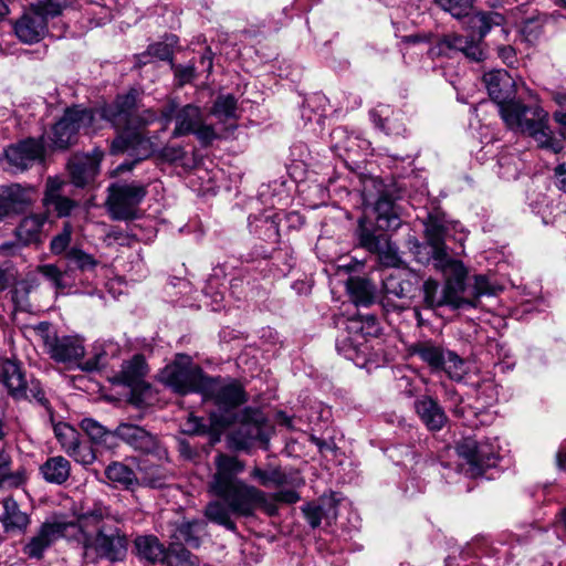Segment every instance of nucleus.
I'll use <instances>...</instances> for the list:
<instances>
[{"mask_svg":"<svg viewBox=\"0 0 566 566\" xmlns=\"http://www.w3.org/2000/svg\"><path fill=\"white\" fill-rule=\"evenodd\" d=\"M214 465L209 490L223 502L212 501L206 506L205 515L210 522L234 532L237 525L231 520V514L248 517L259 507L271 515L275 513V507L265 492L238 478L245 469L243 461L219 453L214 458Z\"/></svg>","mask_w":566,"mask_h":566,"instance_id":"f257e3e1","label":"nucleus"},{"mask_svg":"<svg viewBox=\"0 0 566 566\" xmlns=\"http://www.w3.org/2000/svg\"><path fill=\"white\" fill-rule=\"evenodd\" d=\"M484 84L490 97L496 103L502 119L512 129L530 136L538 148L558 154L564 149L549 126V115L541 106H526L515 101L516 93L513 77L504 70L485 73Z\"/></svg>","mask_w":566,"mask_h":566,"instance_id":"f03ea898","label":"nucleus"},{"mask_svg":"<svg viewBox=\"0 0 566 566\" xmlns=\"http://www.w3.org/2000/svg\"><path fill=\"white\" fill-rule=\"evenodd\" d=\"M75 539L82 546L83 557L95 562L106 558L115 562L127 552V538L117 526L118 518L111 509L102 503H94L77 515Z\"/></svg>","mask_w":566,"mask_h":566,"instance_id":"7ed1b4c3","label":"nucleus"},{"mask_svg":"<svg viewBox=\"0 0 566 566\" xmlns=\"http://www.w3.org/2000/svg\"><path fill=\"white\" fill-rule=\"evenodd\" d=\"M137 91L132 90L116 98L113 105L102 108L101 117L109 122L114 127L122 129V134L112 143V153L136 151L138 160L148 157L154 150L150 140L137 132L139 128L154 123L157 114L153 109H146L142 114H135Z\"/></svg>","mask_w":566,"mask_h":566,"instance_id":"20e7f679","label":"nucleus"},{"mask_svg":"<svg viewBox=\"0 0 566 566\" xmlns=\"http://www.w3.org/2000/svg\"><path fill=\"white\" fill-rule=\"evenodd\" d=\"M504 21L502 14L496 12H476L469 17V29L471 34L463 36L459 34H448L440 41L441 46L462 52L472 61H480L483 51L479 42L490 32L492 27H501Z\"/></svg>","mask_w":566,"mask_h":566,"instance_id":"39448f33","label":"nucleus"},{"mask_svg":"<svg viewBox=\"0 0 566 566\" xmlns=\"http://www.w3.org/2000/svg\"><path fill=\"white\" fill-rule=\"evenodd\" d=\"M177 357L172 364L161 370L159 375L161 382L180 395L213 391V378L203 375L200 367L195 365L189 356Z\"/></svg>","mask_w":566,"mask_h":566,"instance_id":"423d86ee","label":"nucleus"},{"mask_svg":"<svg viewBox=\"0 0 566 566\" xmlns=\"http://www.w3.org/2000/svg\"><path fill=\"white\" fill-rule=\"evenodd\" d=\"M63 7L57 0H39L14 22V32L20 41L32 44L41 41L48 33V21L62 13Z\"/></svg>","mask_w":566,"mask_h":566,"instance_id":"0eeeda50","label":"nucleus"},{"mask_svg":"<svg viewBox=\"0 0 566 566\" xmlns=\"http://www.w3.org/2000/svg\"><path fill=\"white\" fill-rule=\"evenodd\" d=\"M101 111H93L74 106L67 108L63 117L52 127L51 140L57 148H66L72 145L80 132L85 134L94 133L97 129L96 123L101 117Z\"/></svg>","mask_w":566,"mask_h":566,"instance_id":"6e6552de","label":"nucleus"},{"mask_svg":"<svg viewBox=\"0 0 566 566\" xmlns=\"http://www.w3.org/2000/svg\"><path fill=\"white\" fill-rule=\"evenodd\" d=\"M457 452L465 462L467 474L472 478L480 476L485 469L496 465L499 455V444L496 440L479 441L474 437H465L457 444Z\"/></svg>","mask_w":566,"mask_h":566,"instance_id":"1a4fd4ad","label":"nucleus"},{"mask_svg":"<svg viewBox=\"0 0 566 566\" xmlns=\"http://www.w3.org/2000/svg\"><path fill=\"white\" fill-rule=\"evenodd\" d=\"M107 207L113 219L130 220L137 216L138 206L147 195L140 184H114L108 188Z\"/></svg>","mask_w":566,"mask_h":566,"instance_id":"9d476101","label":"nucleus"},{"mask_svg":"<svg viewBox=\"0 0 566 566\" xmlns=\"http://www.w3.org/2000/svg\"><path fill=\"white\" fill-rule=\"evenodd\" d=\"M434 265L446 276L444 301L453 308H460L464 305L472 306L473 303L463 297L465 290L464 281L468 271L461 261L449 258L448 253L433 259Z\"/></svg>","mask_w":566,"mask_h":566,"instance_id":"9b49d317","label":"nucleus"},{"mask_svg":"<svg viewBox=\"0 0 566 566\" xmlns=\"http://www.w3.org/2000/svg\"><path fill=\"white\" fill-rule=\"evenodd\" d=\"M193 134L205 145L212 143L218 134L212 125L206 124L201 109L188 104L176 115L174 137Z\"/></svg>","mask_w":566,"mask_h":566,"instance_id":"f8f14e48","label":"nucleus"},{"mask_svg":"<svg viewBox=\"0 0 566 566\" xmlns=\"http://www.w3.org/2000/svg\"><path fill=\"white\" fill-rule=\"evenodd\" d=\"M74 528V523L46 521L41 524L35 534L27 542L23 553L29 558L41 559L46 549L60 538L66 537L70 533L69 531Z\"/></svg>","mask_w":566,"mask_h":566,"instance_id":"ddd939ff","label":"nucleus"},{"mask_svg":"<svg viewBox=\"0 0 566 566\" xmlns=\"http://www.w3.org/2000/svg\"><path fill=\"white\" fill-rule=\"evenodd\" d=\"M36 336L52 354H84V340L78 335L57 337L54 328L48 322L34 327Z\"/></svg>","mask_w":566,"mask_h":566,"instance_id":"4468645a","label":"nucleus"},{"mask_svg":"<svg viewBox=\"0 0 566 566\" xmlns=\"http://www.w3.org/2000/svg\"><path fill=\"white\" fill-rule=\"evenodd\" d=\"M359 242L369 252L377 253L385 266H397L400 262L397 247L391 244L386 234L376 235L363 220L359 221Z\"/></svg>","mask_w":566,"mask_h":566,"instance_id":"2eb2a0df","label":"nucleus"},{"mask_svg":"<svg viewBox=\"0 0 566 566\" xmlns=\"http://www.w3.org/2000/svg\"><path fill=\"white\" fill-rule=\"evenodd\" d=\"M103 151L94 149L92 154H76L69 161V170L72 182L77 187H84L91 182L99 170Z\"/></svg>","mask_w":566,"mask_h":566,"instance_id":"dca6fc26","label":"nucleus"},{"mask_svg":"<svg viewBox=\"0 0 566 566\" xmlns=\"http://www.w3.org/2000/svg\"><path fill=\"white\" fill-rule=\"evenodd\" d=\"M0 381L13 399L29 398L25 373L15 357L0 360Z\"/></svg>","mask_w":566,"mask_h":566,"instance_id":"f3484780","label":"nucleus"},{"mask_svg":"<svg viewBox=\"0 0 566 566\" xmlns=\"http://www.w3.org/2000/svg\"><path fill=\"white\" fill-rule=\"evenodd\" d=\"M43 155V143L33 138L25 139L17 145H11L6 149L8 163L18 170H24L33 161L42 159Z\"/></svg>","mask_w":566,"mask_h":566,"instance_id":"a211bd4d","label":"nucleus"},{"mask_svg":"<svg viewBox=\"0 0 566 566\" xmlns=\"http://www.w3.org/2000/svg\"><path fill=\"white\" fill-rule=\"evenodd\" d=\"M33 189L19 184L0 187V203L7 217L19 214L33 202Z\"/></svg>","mask_w":566,"mask_h":566,"instance_id":"6ab92c4d","label":"nucleus"},{"mask_svg":"<svg viewBox=\"0 0 566 566\" xmlns=\"http://www.w3.org/2000/svg\"><path fill=\"white\" fill-rule=\"evenodd\" d=\"M114 434L125 443L142 452H153L157 447L155 436L149 433L145 428L130 422L119 423L114 430Z\"/></svg>","mask_w":566,"mask_h":566,"instance_id":"aec40b11","label":"nucleus"},{"mask_svg":"<svg viewBox=\"0 0 566 566\" xmlns=\"http://www.w3.org/2000/svg\"><path fill=\"white\" fill-rule=\"evenodd\" d=\"M448 401L453 416L462 420L464 426L475 428L485 423L482 406L471 403L469 398L464 399L452 390L448 391Z\"/></svg>","mask_w":566,"mask_h":566,"instance_id":"412c9836","label":"nucleus"},{"mask_svg":"<svg viewBox=\"0 0 566 566\" xmlns=\"http://www.w3.org/2000/svg\"><path fill=\"white\" fill-rule=\"evenodd\" d=\"M45 213L30 214L21 220L15 229V238L22 245L39 244L45 238Z\"/></svg>","mask_w":566,"mask_h":566,"instance_id":"4be33fe9","label":"nucleus"},{"mask_svg":"<svg viewBox=\"0 0 566 566\" xmlns=\"http://www.w3.org/2000/svg\"><path fill=\"white\" fill-rule=\"evenodd\" d=\"M213 391L203 392L205 396H213L216 403L220 408L232 409L245 402V394L240 384L230 381L224 385H219L218 380L213 378Z\"/></svg>","mask_w":566,"mask_h":566,"instance_id":"5701e85b","label":"nucleus"},{"mask_svg":"<svg viewBox=\"0 0 566 566\" xmlns=\"http://www.w3.org/2000/svg\"><path fill=\"white\" fill-rule=\"evenodd\" d=\"M416 411L426 427L431 431H439L447 422V416L438 402L429 397L416 401Z\"/></svg>","mask_w":566,"mask_h":566,"instance_id":"b1692460","label":"nucleus"},{"mask_svg":"<svg viewBox=\"0 0 566 566\" xmlns=\"http://www.w3.org/2000/svg\"><path fill=\"white\" fill-rule=\"evenodd\" d=\"M105 475L115 488L134 491L139 486L138 472H134L123 462L114 461L109 463L105 469Z\"/></svg>","mask_w":566,"mask_h":566,"instance_id":"393cba45","label":"nucleus"},{"mask_svg":"<svg viewBox=\"0 0 566 566\" xmlns=\"http://www.w3.org/2000/svg\"><path fill=\"white\" fill-rule=\"evenodd\" d=\"M62 182L57 179L49 178L46 181V190L43 198V205L50 209L53 208L59 217H66L75 207V202L60 192Z\"/></svg>","mask_w":566,"mask_h":566,"instance_id":"a878e982","label":"nucleus"},{"mask_svg":"<svg viewBox=\"0 0 566 566\" xmlns=\"http://www.w3.org/2000/svg\"><path fill=\"white\" fill-rule=\"evenodd\" d=\"M433 369H443L451 379L461 380L468 373V361L462 356H422Z\"/></svg>","mask_w":566,"mask_h":566,"instance_id":"bb28decb","label":"nucleus"},{"mask_svg":"<svg viewBox=\"0 0 566 566\" xmlns=\"http://www.w3.org/2000/svg\"><path fill=\"white\" fill-rule=\"evenodd\" d=\"M3 513L0 515V522L6 532L24 531L29 523L30 517L27 513L22 512L12 497L3 500Z\"/></svg>","mask_w":566,"mask_h":566,"instance_id":"cd10ccee","label":"nucleus"},{"mask_svg":"<svg viewBox=\"0 0 566 566\" xmlns=\"http://www.w3.org/2000/svg\"><path fill=\"white\" fill-rule=\"evenodd\" d=\"M40 473L46 482L61 485L70 478L71 464L62 455L51 457L40 467Z\"/></svg>","mask_w":566,"mask_h":566,"instance_id":"c85d7f7f","label":"nucleus"},{"mask_svg":"<svg viewBox=\"0 0 566 566\" xmlns=\"http://www.w3.org/2000/svg\"><path fill=\"white\" fill-rule=\"evenodd\" d=\"M138 478L139 486L160 489L168 484L170 472L165 467L145 461L138 465Z\"/></svg>","mask_w":566,"mask_h":566,"instance_id":"c756f323","label":"nucleus"},{"mask_svg":"<svg viewBox=\"0 0 566 566\" xmlns=\"http://www.w3.org/2000/svg\"><path fill=\"white\" fill-rule=\"evenodd\" d=\"M147 374V364L144 356H133L126 360L119 374L115 377L117 382L128 387L137 385Z\"/></svg>","mask_w":566,"mask_h":566,"instance_id":"7c9ffc66","label":"nucleus"},{"mask_svg":"<svg viewBox=\"0 0 566 566\" xmlns=\"http://www.w3.org/2000/svg\"><path fill=\"white\" fill-rule=\"evenodd\" d=\"M370 117L376 127L388 135H399L403 132L399 114H394L388 106L371 111Z\"/></svg>","mask_w":566,"mask_h":566,"instance_id":"2f4dec72","label":"nucleus"},{"mask_svg":"<svg viewBox=\"0 0 566 566\" xmlns=\"http://www.w3.org/2000/svg\"><path fill=\"white\" fill-rule=\"evenodd\" d=\"M206 522L203 520L184 521L176 530L175 537L185 544L198 547L200 537L206 534Z\"/></svg>","mask_w":566,"mask_h":566,"instance_id":"473e14b6","label":"nucleus"},{"mask_svg":"<svg viewBox=\"0 0 566 566\" xmlns=\"http://www.w3.org/2000/svg\"><path fill=\"white\" fill-rule=\"evenodd\" d=\"M375 211L377 212V227L380 230L387 231L397 229L400 226V220L395 211V205L388 197H380L377 200Z\"/></svg>","mask_w":566,"mask_h":566,"instance_id":"72a5a7b5","label":"nucleus"},{"mask_svg":"<svg viewBox=\"0 0 566 566\" xmlns=\"http://www.w3.org/2000/svg\"><path fill=\"white\" fill-rule=\"evenodd\" d=\"M135 547L139 557L151 563L165 560L167 552L155 536H139L135 541Z\"/></svg>","mask_w":566,"mask_h":566,"instance_id":"f704fd0d","label":"nucleus"},{"mask_svg":"<svg viewBox=\"0 0 566 566\" xmlns=\"http://www.w3.org/2000/svg\"><path fill=\"white\" fill-rule=\"evenodd\" d=\"M426 238L432 248V258L447 253L444 244V226L436 218L430 217L426 223Z\"/></svg>","mask_w":566,"mask_h":566,"instance_id":"c9c22d12","label":"nucleus"},{"mask_svg":"<svg viewBox=\"0 0 566 566\" xmlns=\"http://www.w3.org/2000/svg\"><path fill=\"white\" fill-rule=\"evenodd\" d=\"M12 460L9 453L0 450V488H18L24 482L22 471H12Z\"/></svg>","mask_w":566,"mask_h":566,"instance_id":"e433bc0d","label":"nucleus"},{"mask_svg":"<svg viewBox=\"0 0 566 566\" xmlns=\"http://www.w3.org/2000/svg\"><path fill=\"white\" fill-rule=\"evenodd\" d=\"M348 290L354 301L359 305H369L375 297V286L369 280L363 277L350 279Z\"/></svg>","mask_w":566,"mask_h":566,"instance_id":"4c0bfd02","label":"nucleus"},{"mask_svg":"<svg viewBox=\"0 0 566 566\" xmlns=\"http://www.w3.org/2000/svg\"><path fill=\"white\" fill-rule=\"evenodd\" d=\"M237 111V99L233 95L227 94L219 95L216 98L210 113L219 120L226 122L229 119H235L238 117Z\"/></svg>","mask_w":566,"mask_h":566,"instance_id":"58836bf2","label":"nucleus"},{"mask_svg":"<svg viewBox=\"0 0 566 566\" xmlns=\"http://www.w3.org/2000/svg\"><path fill=\"white\" fill-rule=\"evenodd\" d=\"M57 364H63L67 369H81L83 371H94L98 369L99 356H52Z\"/></svg>","mask_w":566,"mask_h":566,"instance_id":"ea45409f","label":"nucleus"},{"mask_svg":"<svg viewBox=\"0 0 566 566\" xmlns=\"http://www.w3.org/2000/svg\"><path fill=\"white\" fill-rule=\"evenodd\" d=\"M250 475L263 486L274 485L279 488L289 483L287 476L280 469L263 470L254 467Z\"/></svg>","mask_w":566,"mask_h":566,"instance_id":"a19ab883","label":"nucleus"},{"mask_svg":"<svg viewBox=\"0 0 566 566\" xmlns=\"http://www.w3.org/2000/svg\"><path fill=\"white\" fill-rule=\"evenodd\" d=\"M81 428L95 443L106 444L109 439L115 437L114 431H108L104 426L92 418L83 419L81 421Z\"/></svg>","mask_w":566,"mask_h":566,"instance_id":"79ce46f5","label":"nucleus"},{"mask_svg":"<svg viewBox=\"0 0 566 566\" xmlns=\"http://www.w3.org/2000/svg\"><path fill=\"white\" fill-rule=\"evenodd\" d=\"M55 438L61 444V448L67 451L80 439V434L72 426L65 422H57L53 424Z\"/></svg>","mask_w":566,"mask_h":566,"instance_id":"37998d69","label":"nucleus"},{"mask_svg":"<svg viewBox=\"0 0 566 566\" xmlns=\"http://www.w3.org/2000/svg\"><path fill=\"white\" fill-rule=\"evenodd\" d=\"M65 453L83 465L92 464L96 458L92 446L87 442H82L80 439Z\"/></svg>","mask_w":566,"mask_h":566,"instance_id":"c03bdc74","label":"nucleus"},{"mask_svg":"<svg viewBox=\"0 0 566 566\" xmlns=\"http://www.w3.org/2000/svg\"><path fill=\"white\" fill-rule=\"evenodd\" d=\"M164 562L167 566H198L196 557L180 546L171 547L167 552Z\"/></svg>","mask_w":566,"mask_h":566,"instance_id":"a18cd8bd","label":"nucleus"},{"mask_svg":"<svg viewBox=\"0 0 566 566\" xmlns=\"http://www.w3.org/2000/svg\"><path fill=\"white\" fill-rule=\"evenodd\" d=\"M436 3L458 19L468 17L473 7V0H436Z\"/></svg>","mask_w":566,"mask_h":566,"instance_id":"49530a36","label":"nucleus"},{"mask_svg":"<svg viewBox=\"0 0 566 566\" xmlns=\"http://www.w3.org/2000/svg\"><path fill=\"white\" fill-rule=\"evenodd\" d=\"M384 289L387 294L406 297L411 292V283L398 275L391 274L384 281Z\"/></svg>","mask_w":566,"mask_h":566,"instance_id":"de8ad7c7","label":"nucleus"},{"mask_svg":"<svg viewBox=\"0 0 566 566\" xmlns=\"http://www.w3.org/2000/svg\"><path fill=\"white\" fill-rule=\"evenodd\" d=\"M66 258L82 271L93 270L98 264L93 255L77 248L69 250Z\"/></svg>","mask_w":566,"mask_h":566,"instance_id":"09e8293b","label":"nucleus"},{"mask_svg":"<svg viewBox=\"0 0 566 566\" xmlns=\"http://www.w3.org/2000/svg\"><path fill=\"white\" fill-rule=\"evenodd\" d=\"M543 20L541 18H530L521 27V35L527 43L536 42L543 32Z\"/></svg>","mask_w":566,"mask_h":566,"instance_id":"8fccbe9b","label":"nucleus"},{"mask_svg":"<svg viewBox=\"0 0 566 566\" xmlns=\"http://www.w3.org/2000/svg\"><path fill=\"white\" fill-rule=\"evenodd\" d=\"M38 272L42 274L56 290H64V273L54 264H42L38 266Z\"/></svg>","mask_w":566,"mask_h":566,"instance_id":"3c124183","label":"nucleus"},{"mask_svg":"<svg viewBox=\"0 0 566 566\" xmlns=\"http://www.w3.org/2000/svg\"><path fill=\"white\" fill-rule=\"evenodd\" d=\"M71 238L72 226L69 222H65L62 231L59 234H56L51 241V252L56 255L65 252L71 243Z\"/></svg>","mask_w":566,"mask_h":566,"instance_id":"603ef678","label":"nucleus"},{"mask_svg":"<svg viewBox=\"0 0 566 566\" xmlns=\"http://www.w3.org/2000/svg\"><path fill=\"white\" fill-rule=\"evenodd\" d=\"M438 283L434 280H427L423 283V297L424 303L428 307H436L441 305H448V302L444 301V291L442 292L441 297H437Z\"/></svg>","mask_w":566,"mask_h":566,"instance_id":"864d4df0","label":"nucleus"},{"mask_svg":"<svg viewBox=\"0 0 566 566\" xmlns=\"http://www.w3.org/2000/svg\"><path fill=\"white\" fill-rule=\"evenodd\" d=\"M259 433V428L256 426L244 423L241 426L239 431L233 436V440L235 441V447L238 449H244L248 447L249 441L254 439Z\"/></svg>","mask_w":566,"mask_h":566,"instance_id":"5fc2aeb1","label":"nucleus"},{"mask_svg":"<svg viewBox=\"0 0 566 566\" xmlns=\"http://www.w3.org/2000/svg\"><path fill=\"white\" fill-rule=\"evenodd\" d=\"M27 390H28L29 398H23L22 400L34 399L39 405L43 406L48 411L51 410L49 401L45 398L44 391L39 381L31 380L30 384L27 381Z\"/></svg>","mask_w":566,"mask_h":566,"instance_id":"6e6d98bb","label":"nucleus"},{"mask_svg":"<svg viewBox=\"0 0 566 566\" xmlns=\"http://www.w3.org/2000/svg\"><path fill=\"white\" fill-rule=\"evenodd\" d=\"M172 69L180 86L190 83L196 76V69L193 65H172Z\"/></svg>","mask_w":566,"mask_h":566,"instance_id":"4d7b16f0","label":"nucleus"},{"mask_svg":"<svg viewBox=\"0 0 566 566\" xmlns=\"http://www.w3.org/2000/svg\"><path fill=\"white\" fill-rule=\"evenodd\" d=\"M303 513L308 522V524L315 528L321 524L323 516V509L316 504H306L303 507Z\"/></svg>","mask_w":566,"mask_h":566,"instance_id":"13d9d810","label":"nucleus"},{"mask_svg":"<svg viewBox=\"0 0 566 566\" xmlns=\"http://www.w3.org/2000/svg\"><path fill=\"white\" fill-rule=\"evenodd\" d=\"M171 43H155L149 45L148 53L159 60H170L172 56Z\"/></svg>","mask_w":566,"mask_h":566,"instance_id":"bf43d9fd","label":"nucleus"},{"mask_svg":"<svg viewBox=\"0 0 566 566\" xmlns=\"http://www.w3.org/2000/svg\"><path fill=\"white\" fill-rule=\"evenodd\" d=\"M473 289H474L475 296H481V295H486V294L493 293V286L490 283L488 276L482 275V274L474 276Z\"/></svg>","mask_w":566,"mask_h":566,"instance_id":"052dcab7","label":"nucleus"},{"mask_svg":"<svg viewBox=\"0 0 566 566\" xmlns=\"http://www.w3.org/2000/svg\"><path fill=\"white\" fill-rule=\"evenodd\" d=\"M272 500L279 503L294 504L300 501V495L294 490H279L272 494Z\"/></svg>","mask_w":566,"mask_h":566,"instance_id":"680f3d73","label":"nucleus"},{"mask_svg":"<svg viewBox=\"0 0 566 566\" xmlns=\"http://www.w3.org/2000/svg\"><path fill=\"white\" fill-rule=\"evenodd\" d=\"M378 356H352L350 360L358 368H364L367 373H370L374 368L379 366V363L375 359Z\"/></svg>","mask_w":566,"mask_h":566,"instance_id":"e2e57ef3","label":"nucleus"},{"mask_svg":"<svg viewBox=\"0 0 566 566\" xmlns=\"http://www.w3.org/2000/svg\"><path fill=\"white\" fill-rule=\"evenodd\" d=\"M411 354H443V349L432 342H423L416 345Z\"/></svg>","mask_w":566,"mask_h":566,"instance_id":"0e129e2a","label":"nucleus"},{"mask_svg":"<svg viewBox=\"0 0 566 566\" xmlns=\"http://www.w3.org/2000/svg\"><path fill=\"white\" fill-rule=\"evenodd\" d=\"M184 150L181 147H165L161 150V156L168 161H176L184 158Z\"/></svg>","mask_w":566,"mask_h":566,"instance_id":"69168bd1","label":"nucleus"},{"mask_svg":"<svg viewBox=\"0 0 566 566\" xmlns=\"http://www.w3.org/2000/svg\"><path fill=\"white\" fill-rule=\"evenodd\" d=\"M553 119L557 124L558 135L562 137V139H566V112H554Z\"/></svg>","mask_w":566,"mask_h":566,"instance_id":"338daca9","label":"nucleus"},{"mask_svg":"<svg viewBox=\"0 0 566 566\" xmlns=\"http://www.w3.org/2000/svg\"><path fill=\"white\" fill-rule=\"evenodd\" d=\"M555 177L557 187L566 192V165L562 164L555 168Z\"/></svg>","mask_w":566,"mask_h":566,"instance_id":"774afa93","label":"nucleus"}]
</instances>
